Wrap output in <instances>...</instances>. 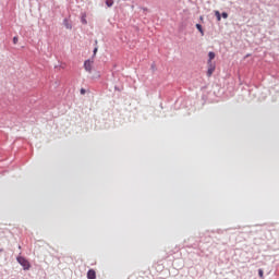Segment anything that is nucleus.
<instances>
[{
    "label": "nucleus",
    "mask_w": 279,
    "mask_h": 279,
    "mask_svg": "<svg viewBox=\"0 0 279 279\" xmlns=\"http://www.w3.org/2000/svg\"><path fill=\"white\" fill-rule=\"evenodd\" d=\"M17 263L23 267L24 271H28V269L32 267V265L29 264V260H27L23 256L17 257Z\"/></svg>",
    "instance_id": "f257e3e1"
},
{
    "label": "nucleus",
    "mask_w": 279,
    "mask_h": 279,
    "mask_svg": "<svg viewBox=\"0 0 279 279\" xmlns=\"http://www.w3.org/2000/svg\"><path fill=\"white\" fill-rule=\"evenodd\" d=\"M95 61L92 59H87L85 62H84V69H85V71H87V73H90L92 71H93V63H94Z\"/></svg>",
    "instance_id": "f03ea898"
},
{
    "label": "nucleus",
    "mask_w": 279,
    "mask_h": 279,
    "mask_svg": "<svg viewBox=\"0 0 279 279\" xmlns=\"http://www.w3.org/2000/svg\"><path fill=\"white\" fill-rule=\"evenodd\" d=\"M87 279H97V272L95 271V269H89L87 271Z\"/></svg>",
    "instance_id": "7ed1b4c3"
},
{
    "label": "nucleus",
    "mask_w": 279,
    "mask_h": 279,
    "mask_svg": "<svg viewBox=\"0 0 279 279\" xmlns=\"http://www.w3.org/2000/svg\"><path fill=\"white\" fill-rule=\"evenodd\" d=\"M63 25L65 29H73V25L71 24V22H69V19L66 17L63 20Z\"/></svg>",
    "instance_id": "20e7f679"
},
{
    "label": "nucleus",
    "mask_w": 279,
    "mask_h": 279,
    "mask_svg": "<svg viewBox=\"0 0 279 279\" xmlns=\"http://www.w3.org/2000/svg\"><path fill=\"white\" fill-rule=\"evenodd\" d=\"M81 23H82L83 25H88V21H86V13H82Z\"/></svg>",
    "instance_id": "39448f33"
},
{
    "label": "nucleus",
    "mask_w": 279,
    "mask_h": 279,
    "mask_svg": "<svg viewBox=\"0 0 279 279\" xmlns=\"http://www.w3.org/2000/svg\"><path fill=\"white\" fill-rule=\"evenodd\" d=\"M195 27L199 32V34L204 36V27L202 26V24H196Z\"/></svg>",
    "instance_id": "423d86ee"
},
{
    "label": "nucleus",
    "mask_w": 279,
    "mask_h": 279,
    "mask_svg": "<svg viewBox=\"0 0 279 279\" xmlns=\"http://www.w3.org/2000/svg\"><path fill=\"white\" fill-rule=\"evenodd\" d=\"M207 66H208V69H217V65L215 64V62H213L210 60L207 61Z\"/></svg>",
    "instance_id": "0eeeda50"
},
{
    "label": "nucleus",
    "mask_w": 279,
    "mask_h": 279,
    "mask_svg": "<svg viewBox=\"0 0 279 279\" xmlns=\"http://www.w3.org/2000/svg\"><path fill=\"white\" fill-rule=\"evenodd\" d=\"M215 69L216 68H208V70H207V77H211L213 76V73H215Z\"/></svg>",
    "instance_id": "6e6552de"
},
{
    "label": "nucleus",
    "mask_w": 279,
    "mask_h": 279,
    "mask_svg": "<svg viewBox=\"0 0 279 279\" xmlns=\"http://www.w3.org/2000/svg\"><path fill=\"white\" fill-rule=\"evenodd\" d=\"M107 8H112L114 5V0H106Z\"/></svg>",
    "instance_id": "1a4fd4ad"
},
{
    "label": "nucleus",
    "mask_w": 279,
    "mask_h": 279,
    "mask_svg": "<svg viewBox=\"0 0 279 279\" xmlns=\"http://www.w3.org/2000/svg\"><path fill=\"white\" fill-rule=\"evenodd\" d=\"M215 56H216V54H215L214 51H209V52H208V58H209L208 60H210V62H213V60H215Z\"/></svg>",
    "instance_id": "9d476101"
},
{
    "label": "nucleus",
    "mask_w": 279,
    "mask_h": 279,
    "mask_svg": "<svg viewBox=\"0 0 279 279\" xmlns=\"http://www.w3.org/2000/svg\"><path fill=\"white\" fill-rule=\"evenodd\" d=\"M215 16H216L218 22L221 21V12L215 11Z\"/></svg>",
    "instance_id": "9b49d317"
},
{
    "label": "nucleus",
    "mask_w": 279,
    "mask_h": 279,
    "mask_svg": "<svg viewBox=\"0 0 279 279\" xmlns=\"http://www.w3.org/2000/svg\"><path fill=\"white\" fill-rule=\"evenodd\" d=\"M98 50H99V48H97V47L94 48L92 60H93V58H95L97 56Z\"/></svg>",
    "instance_id": "f8f14e48"
},
{
    "label": "nucleus",
    "mask_w": 279,
    "mask_h": 279,
    "mask_svg": "<svg viewBox=\"0 0 279 279\" xmlns=\"http://www.w3.org/2000/svg\"><path fill=\"white\" fill-rule=\"evenodd\" d=\"M258 276H259V278H263V276H264L263 268H259V269H258Z\"/></svg>",
    "instance_id": "ddd939ff"
},
{
    "label": "nucleus",
    "mask_w": 279,
    "mask_h": 279,
    "mask_svg": "<svg viewBox=\"0 0 279 279\" xmlns=\"http://www.w3.org/2000/svg\"><path fill=\"white\" fill-rule=\"evenodd\" d=\"M221 17H222V19H228V12H222V13H221Z\"/></svg>",
    "instance_id": "4468645a"
},
{
    "label": "nucleus",
    "mask_w": 279,
    "mask_h": 279,
    "mask_svg": "<svg viewBox=\"0 0 279 279\" xmlns=\"http://www.w3.org/2000/svg\"><path fill=\"white\" fill-rule=\"evenodd\" d=\"M19 44V38L15 36L13 37V45H17Z\"/></svg>",
    "instance_id": "2eb2a0df"
},
{
    "label": "nucleus",
    "mask_w": 279,
    "mask_h": 279,
    "mask_svg": "<svg viewBox=\"0 0 279 279\" xmlns=\"http://www.w3.org/2000/svg\"><path fill=\"white\" fill-rule=\"evenodd\" d=\"M81 95H86V89L85 88H81Z\"/></svg>",
    "instance_id": "dca6fc26"
},
{
    "label": "nucleus",
    "mask_w": 279,
    "mask_h": 279,
    "mask_svg": "<svg viewBox=\"0 0 279 279\" xmlns=\"http://www.w3.org/2000/svg\"><path fill=\"white\" fill-rule=\"evenodd\" d=\"M114 90H119V93H121V88H119L118 86H114Z\"/></svg>",
    "instance_id": "f3484780"
},
{
    "label": "nucleus",
    "mask_w": 279,
    "mask_h": 279,
    "mask_svg": "<svg viewBox=\"0 0 279 279\" xmlns=\"http://www.w3.org/2000/svg\"><path fill=\"white\" fill-rule=\"evenodd\" d=\"M151 69H156V65L154 63L151 64Z\"/></svg>",
    "instance_id": "a211bd4d"
},
{
    "label": "nucleus",
    "mask_w": 279,
    "mask_h": 279,
    "mask_svg": "<svg viewBox=\"0 0 279 279\" xmlns=\"http://www.w3.org/2000/svg\"><path fill=\"white\" fill-rule=\"evenodd\" d=\"M199 19H201V21H204V16H201Z\"/></svg>",
    "instance_id": "6ab92c4d"
},
{
    "label": "nucleus",
    "mask_w": 279,
    "mask_h": 279,
    "mask_svg": "<svg viewBox=\"0 0 279 279\" xmlns=\"http://www.w3.org/2000/svg\"><path fill=\"white\" fill-rule=\"evenodd\" d=\"M187 247H193V244H191V245H187Z\"/></svg>",
    "instance_id": "aec40b11"
},
{
    "label": "nucleus",
    "mask_w": 279,
    "mask_h": 279,
    "mask_svg": "<svg viewBox=\"0 0 279 279\" xmlns=\"http://www.w3.org/2000/svg\"><path fill=\"white\" fill-rule=\"evenodd\" d=\"M0 252H3V250L0 248Z\"/></svg>",
    "instance_id": "412c9836"
}]
</instances>
